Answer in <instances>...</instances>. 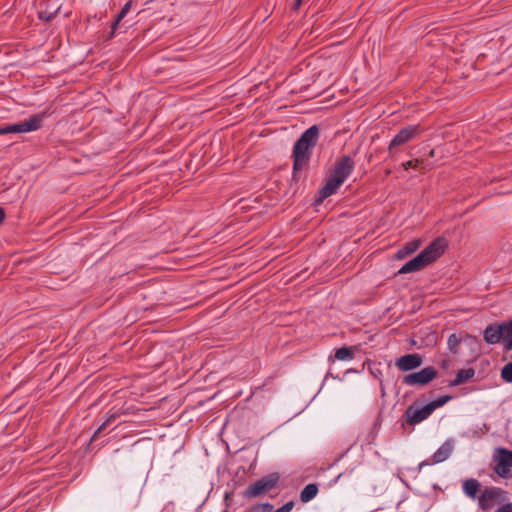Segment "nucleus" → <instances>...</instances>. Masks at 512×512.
<instances>
[{"instance_id":"obj_7","label":"nucleus","mask_w":512,"mask_h":512,"mask_svg":"<svg viewBox=\"0 0 512 512\" xmlns=\"http://www.w3.org/2000/svg\"><path fill=\"white\" fill-rule=\"evenodd\" d=\"M432 413L428 403L422 407H417L416 403H413L407 407L404 417L408 425L415 426L429 418Z\"/></svg>"},{"instance_id":"obj_14","label":"nucleus","mask_w":512,"mask_h":512,"mask_svg":"<svg viewBox=\"0 0 512 512\" xmlns=\"http://www.w3.org/2000/svg\"><path fill=\"white\" fill-rule=\"evenodd\" d=\"M342 183H344V181L341 180V178H338L333 174L329 173L325 185L319 191L320 197L317 199V202H321L325 198L336 193L337 189L340 187Z\"/></svg>"},{"instance_id":"obj_2","label":"nucleus","mask_w":512,"mask_h":512,"mask_svg":"<svg viewBox=\"0 0 512 512\" xmlns=\"http://www.w3.org/2000/svg\"><path fill=\"white\" fill-rule=\"evenodd\" d=\"M483 339L487 344L502 342L505 350H512V319L486 326L483 331Z\"/></svg>"},{"instance_id":"obj_26","label":"nucleus","mask_w":512,"mask_h":512,"mask_svg":"<svg viewBox=\"0 0 512 512\" xmlns=\"http://www.w3.org/2000/svg\"><path fill=\"white\" fill-rule=\"evenodd\" d=\"M501 377L504 381L512 383V362H509L502 368Z\"/></svg>"},{"instance_id":"obj_13","label":"nucleus","mask_w":512,"mask_h":512,"mask_svg":"<svg viewBox=\"0 0 512 512\" xmlns=\"http://www.w3.org/2000/svg\"><path fill=\"white\" fill-rule=\"evenodd\" d=\"M342 183H344V181L341 180V178H338L333 174L329 173L325 185L319 191L320 197L317 199V202H321L325 198L336 193L337 189L340 187Z\"/></svg>"},{"instance_id":"obj_9","label":"nucleus","mask_w":512,"mask_h":512,"mask_svg":"<svg viewBox=\"0 0 512 512\" xmlns=\"http://www.w3.org/2000/svg\"><path fill=\"white\" fill-rule=\"evenodd\" d=\"M354 166L355 162L351 156L345 155L335 162L334 167L331 169L330 173L345 181L352 173Z\"/></svg>"},{"instance_id":"obj_17","label":"nucleus","mask_w":512,"mask_h":512,"mask_svg":"<svg viewBox=\"0 0 512 512\" xmlns=\"http://www.w3.org/2000/svg\"><path fill=\"white\" fill-rule=\"evenodd\" d=\"M453 450V444L451 441L444 442L441 447L433 454V463H440L449 458Z\"/></svg>"},{"instance_id":"obj_24","label":"nucleus","mask_w":512,"mask_h":512,"mask_svg":"<svg viewBox=\"0 0 512 512\" xmlns=\"http://www.w3.org/2000/svg\"><path fill=\"white\" fill-rule=\"evenodd\" d=\"M460 343H461V338L455 333L451 334L447 340V345H448V349L450 350V352H452L453 354H456L458 352V346Z\"/></svg>"},{"instance_id":"obj_36","label":"nucleus","mask_w":512,"mask_h":512,"mask_svg":"<svg viewBox=\"0 0 512 512\" xmlns=\"http://www.w3.org/2000/svg\"><path fill=\"white\" fill-rule=\"evenodd\" d=\"M121 21H118V19L115 18V20L112 22L111 24V34H110V38H112L114 36V33L119 25Z\"/></svg>"},{"instance_id":"obj_22","label":"nucleus","mask_w":512,"mask_h":512,"mask_svg":"<svg viewBox=\"0 0 512 512\" xmlns=\"http://www.w3.org/2000/svg\"><path fill=\"white\" fill-rule=\"evenodd\" d=\"M499 462L500 466L512 467V451H509L505 448H499Z\"/></svg>"},{"instance_id":"obj_19","label":"nucleus","mask_w":512,"mask_h":512,"mask_svg":"<svg viewBox=\"0 0 512 512\" xmlns=\"http://www.w3.org/2000/svg\"><path fill=\"white\" fill-rule=\"evenodd\" d=\"M318 485L316 483L307 484L300 493V501L307 503L316 497L318 493Z\"/></svg>"},{"instance_id":"obj_30","label":"nucleus","mask_w":512,"mask_h":512,"mask_svg":"<svg viewBox=\"0 0 512 512\" xmlns=\"http://www.w3.org/2000/svg\"><path fill=\"white\" fill-rule=\"evenodd\" d=\"M421 163L422 161H420L419 159H415L404 162L402 166L405 170H408L410 168H418Z\"/></svg>"},{"instance_id":"obj_4","label":"nucleus","mask_w":512,"mask_h":512,"mask_svg":"<svg viewBox=\"0 0 512 512\" xmlns=\"http://www.w3.org/2000/svg\"><path fill=\"white\" fill-rule=\"evenodd\" d=\"M505 500V491L499 487H486L478 497V505L482 510H490Z\"/></svg>"},{"instance_id":"obj_8","label":"nucleus","mask_w":512,"mask_h":512,"mask_svg":"<svg viewBox=\"0 0 512 512\" xmlns=\"http://www.w3.org/2000/svg\"><path fill=\"white\" fill-rule=\"evenodd\" d=\"M311 149L307 145H301L297 148V142L294 144L292 157H293V173L296 174L307 167L311 158Z\"/></svg>"},{"instance_id":"obj_16","label":"nucleus","mask_w":512,"mask_h":512,"mask_svg":"<svg viewBox=\"0 0 512 512\" xmlns=\"http://www.w3.org/2000/svg\"><path fill=\"white\" fill-rule=\"evenodd\" d=\"M294 505H295L294 501H289L274 511V506L267 502V503L253 506L251 511L252 512H290L293 509Z\"/></svg>"},{"instance_id":"obj_40","label":"nucleus","mask_w":512,"mask_h":512,"mask_svg":"<svg viewBox=\"0 0 512 512\" xmlns=\"http://www.w3.org/2000/svg\"><path fill=\"white\" fill-rule=\"evenodd\" d=\"M448 364H449V361H448V360H443V361H442V363H441V366H442L443 368H446V367L448 366Z\"/></svg>"},{"instance_id":"obj_6","label":"nucleus","mask_w":512,"mask_h":512,"mask_svg":"<svg viewBox=\"0 0 512 512\" xmlns=\"http://www.w3.org/2000/svg\"><path fill=\"white\" fill-rule=\"evenodd\" d=\"M420 134V126L419 125H408L402 128L391 140L388 146V152L391 157L394 156V152L396 148L400 145H403L412 139L416 138Z\"/></svg>"},{"instance_id":"obj_15","label":"nucleus","mask_w":512,"mask_h":512,"mask_svg":"<svg viewBox=\"0 0 512 512\" xmlns=\"http://www.w3.org/2000/svg\"><path fill=\"white\" fill-rule=\"evenodd\" d=\"M319 139V128L317 125H312L308 129H306L302 135L299 137L297 142V148H300L301 145H307L310 148H313Z\"/></svg>"},{"instance_id":"obj_5","label":"nucleus","mask_w":512,"mask_h":512,"mask_svg":"<svg viewBox=\"0 0 512 512\" xmlns=\"http://www.w3.org/2000/svg\"><path fill=\"white\" fill-rule=\"evenodd\" d=\"M437 375L438 371L433 366H427L418 372L405 375L403 383L409 386H425L433 381Z\"/></svg>"},{"instance_id":"obj_42","label":"nucleus","mask_w":512,"mask_h":512,"mask_svg":"<svg viewBox=\"0 0 512 512\" xmlns=\"http://www.w3.org/2000/svg\"><path fill=\"white\" fill-rule=\"evenodd\" d=\"M423 465H430V463H428V462H421L420 467H422Z\"/></svg>"},{"instance_id":"obj_25","label":"nucleus","mask_w":512,"mask_h":512,"mask_svg":"<svg viewBox=\"0 0 512 512\" xmlns=\"http://www.w3.org/2000/svg\"><path fill=\"white\" fill-rule=\"evenodd\" d=\"M451 399H452L451 395H443V396H440L437 399L429 402L428 404H429L430 408L432 409V411L434 412L437 408L442 407L447 402H449Z\"/></svg>"},{"instance_id":"obj_33","label":"nucleus","mask_w":512,"mask_h":512,"mask_svg":"<svg viewBox=\"0 0 512 512\" xmlns=\"http://www.w3.org/2000/svg\"><path fill=\"white\" fill-rule=\"evenodd\" d=\"M108 426L109 424H106V421H104L92 435L91 441H94L97 438L98 434L104 431Z\"/></svg>"},{"instance_id":"obj_27","label":"nucleus","mask_w":512,"mask_h":512,"mask_svg":"<svg viewBox=\"0 0 512 512\" xmlns=\"http://www.w3.org/2000/svg\"><path fill=\"white\" fill-rule=\"evenodd\" d=\"M8 133H20L19 123L6 125L0 128V135Z\"/></svg>"},{"instance_id":"obj_31","label":"nucleus","mask_w":512,"mask_h":512,"mask_svg":"<svg viewBox=\"0 0 512 512\" xmlns=\"http://www.w3.org/2000/svg\"><path fill=\"white\" fill-rule=\"evenodd\" d=\"M55 14L56 13H50V12H47V11H41V12H39V18L49 22L52 19H54Z\"/></svg>"},{"instance_id":"obj_20","label":"nucleus","mask_w":512,"mask_h":512,"mask_svg":"<svg viewBox=\"0 0 512 512\" xmlns=\"http://www.w3.org/2000/svg\"><path fill=\"white\" fill-rule=\"evenodd\" d=\"M480 489V483L476 479H467L463 483V490L470 498H475Z\"/></svg>"},{"instance_id":"obj_41","label":"nucleus","mask_w":512,"mask_h":512,"mask_svg":"<svg viewBox=\"0 0 512 512\" xmlns=\"http://www.w3.org/2000/svg\"><path fill=\"white\" fill-rule=\"evenodd\" d=\"M342 473H340L339 475H337V477L334 479V482H337L341 477H342Z\"/></svg>"},{"instance_id":"obj_32","label":"nucleus","mask_w":512,"mask_h":512,"mask_svg":"<svg viewBox=\"0 0 512 512\" xmlns=\"http://www.w3.org/2000/svg\"><path fill=\"white\" fill-rule=\"evenodd\" d=\"M108 426L109 424H106V421H104L92 435L91 441H94L97 438L98 434L104 431Z\"/></svg>"},{"instance_id":"obj_38","label":"nucleus","mask_w":512,"mask_h":512,"mask_svg":"<svg viewBox=\"0 0 512 512\" xmlns=\"http://www.w3.org/2000/svg\"><path fill=\"white\" fill-rule=\"evenodd\" d=\"M302 4V0H295V3L293 5V10H298Z\"/></svg>"},{"instance_id":"obj_10","label":"nucleus","mask_w":512,"mask_h":512,"mask_svg":"<svg viewBox=\"0 0 512 512\" xmlns=\"http://www.w3.org/2000/svg\"><path fill=\"white\" fill-rule=\"evenodd\" d=\"M422 363V356L417 353H412L403 355L400 358H398L395 362V365L400 371L406 372L420 367Z\"/></svg>"},{"instance_id":"obj_34","label":"nucleus","mask_w":512,"mask_h":512,"mask_svg":"<svg viewBox=\"0 0 512 512\" xmlns=\"http://www.w3.org/2000/svg\"><path fill=\"white\" fill-rule=\"evenodd\" d=\"M120 416V414L118 412H109L108 413V416L107 418L105 419L106 421V424H111L112 422H114L118 417Z\"/></svg>"},{"instance_id":"obj_18","label":"nucleus","mask_w":512,"mask_h":512,"mask_svg":"<svg viewBox=\"0 0 512 512\" xmlns=\"http://www.w3.org/2000/svg\"><path fill=\"white\" fill-rule=\"evenodd\" d=\"M474 375H475V370L473 368L461 369L457 372L456 377L452 381H450L449 386L450 387L459 386V385L467 382L471 378H473Z\"/></svg>"},{"instance_id":"obj_12","label":"nucleus","mask_w":512,"mask_h":512,"mask_svg":"<svg viewBox=\"0 0 512 512\" xmlns=\"http://www.w3.org/2000/svg\"><path fill=\"white\" fill-rule=\"evenodd\" d=\"M47 117V112H41L32 115L29 119L19 122L20 133H26L39 130L42 127L43 120Z\"/></svg>"},{"instance_id":"obj_35","label":"nucleus","mask_w":512,"mask_h":512,"mask_svg":"<svg viewBox=\"0 0 512 512\" xmlns=\"http://www.w3.org/2000/svg\"><path fill=\"white\" fill-rule=\"evenodd\" d=\"M495 512H512V503L501 505Z\"/></svg>"},{"instance_id":"obj_3","label":"nucleus","mask_w":512,"mask_h":512,"mask_svg":"<svg viewBox=\"0 0 512 512\" xmlns=\"http://www.w3.org/2000/svg\"><path fill=\"white\" fill-rule=\"evenodd\" d=\"M279 481L280 474L278 472L264 475L255 482L249 484L242 492V496L245 499H253L265 495L274 489Z\"/></svg>"},{"instance_id":"obj_37","label":"nucleus","mask_w":512,"mask_h":512,"mask_svg":"<svg viewBox=\"0 0 512 512\" xmlns=\"http://www.w3.org/2000/svg\"><path fill=\"white\" fill-rule=\"evenodd\" d=\"M465 342H468L469 344H478V339L475 336L472 335H466Z\"/></svg>"},{"instance_id":"obj_28","label":"nucleus","mask_w":512,"mask_h":512,"mask_svg":"<svg viewBox=\"0 0 512 512\" xmlns=\"http://www.w3.org/2000/svg\"><path fill=\"white\" fill-rule=\"evenodd\" d=\"M509 468L510 467H506V466H500V462L498 461V463L496 464L494 470L495 472L500 476V477H507L508 473H509Z\"/></svg>"},{"instance_id":"obj_39","label":"nucleus","mask_w":512,"mask_h":512,"mask_svg":"<svg viewBox=\"0 0 512 512\" xmlns=\"http://www.w3.org/2000/svg\"><path fill=\"white\" fill-rule=\"evenodd\" d=\"M5 219V211L3 208L0 207V224L4 221Z\"/></svg>"},{"instance_id":"obj_1","label":"nucleus","mask_w":512,"mask_h":512,"mask_svg":"<svg viewBox=\"0 0 512 512\" xmlns=\"http://www.w3.org/2000/svg\"><path fill=\"white\" fill-rule=\"evenodd\" d=\"M447 246L448 243L444 237L436 238L416 257L405 263L398 270L397 274H407L422 270L429 264L436 261L441 255H443Z\"/></svg>"},{"instance_id":"obj_21","label":"nucleus","mask_w":512,"mask_h":512,"mask_svg":"<svg viewBox=\"0 0 512 512\" xmlns=\"http://www.w3.org/2000/svg\"><path fill=\"white\" fill-rule=\"evenodd\" d=\"M421 241L419 239L407 242L402 249L397 252L399 258H403L407 255L414 253L420 246Z\"/></svg>"},{"instance_id":"obj_29","label":"nucleus","mask_w":512,"mask_h":512,"mask_svg":"<svg viewBox=\"0 0 512 512\" xmlns=\"http://www.w3.org/2000/svg\"><path fill=\"white\" fill-rule=\"evenodd\" d=\"M130 8H131V1H128L127 3L124 4V6L120 10V12L117 14L116 19H118V21H121L127 15V13L130 11Z\"/></svg>"},{"instance_id":"obj_23","label":"nucleus","mask_w":512,"mask_h":512,"mask_svg":"<svg viewBox=\"0 0 512 512\" xmlns=\"http://www.w3.org/2000/svg\"><path fill=\"white\" fill-rule=\"evenodd\" d=\"M354 357V351L352 347H341L336 350L335 352V358L337 360L345 361V360H351Z\"/></svg>"},{"instance_id":"obj_11","label":"nucleus","mask_w":512,"mask_h":512,"mask_svg":"<svg viewBox=\"0 0 512 512\" xmlns=\"http://www.w3.org/2000/svg\"><path fill=\"white\" fill-rule=\"evenodd\" d=\"M142 495V485L140 483L137 484H127L122 489V498L123 501L131 504L133 506H138L141 500Z\"/></svg>"}]
</instances>
